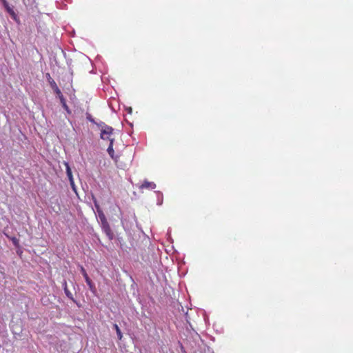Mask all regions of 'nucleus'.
<instances>
[{"mask_svg":"<svg viewBox=\"0 0 353 353\" xmlns=\"http://www.w3.org/2000/svg\"><path fill=\"white\" fill-rule=\"evenodd\" d=\"M99 128H100L101 133L100 137L103 140H110L114 141V138L112 137L114 129L105 123H101L98 124Z\"/></svg>","mask_w":353,"mask_h":353,"instance_id":"1","label":"nucleus"},{"mask_svg":"<svg viewBox=\"0 0 353 353\" xmlns=\"http://www.w3.org/2000/svg\"><path fill=\"white\" fill-rule=\"evenodd\" d=\"M102 230L106 236L108 237L110 240H112L114 239V233L111 230V228L108 223H106L103 225H101Z\"/></svg>","mask_w":353,"mask_h":353,"instance_id":"2","label":"nucleus"},{"mask_svg":"<svg viewBox=\"0 0 353 353\" xmlns=\"http://www.w3.org/2000/svg\"><path fill=\"white\" fill-rule=\"evenodd\" d=\"M113 140H110V145L108 148V153L109 154V155L110 156V157L114 161L115 163L117 165L118 164V160H119V156H115L114 155V149H113Z\"/></svg>","mask_w":353,"mask_h":353,"instance_id":"3","label":"nucleus"},{"mask_svg":"<svg viewBox=\"0 0 353 353\" xmlns=\"http://www.w3.org/2000/svg\"><path fill=\"white\" fill-rule=\"evenodd\" d=\"M47 77H48V81L52 89L57 94V96L61 95L62 93L59 87L57 86L56 82L51 78L50 74H47Z\"/></svg>","mask_w":353,"mask_h":353,"instance_id":"4","label":"nucleus"},{"mask_svg":"<svg viewBox=\"0 0 353 353\" xmlns=\"http://www.w3.org/2000/svg\"><path fill=\"white\" fill-rule=\"evenodd\" d=\"M156 188V184L154 182H150L144 181V182L140 185L139 188L143 189H151L153 190Z\"/></svg>","mask_w":353,"mask_h":353,"instance_id":"5","label":"nucleus"},{"mask_svg":"<svg viewBox=\"0 0 353 353\" xmlns=\"http://www.w3.org/2000/svg\"><path fill=\"white\" fill-rule=\"evenodd\" d=\"M64 165L65 166V169H66V174H67V176L68 177V179L69 181H73L74 179H73V176H72V170H71V168L70 167V165L67 162H65L64 163Z\"/></svg>","mask_w":353,"mask_h":353,"instance_id":"6","label":"nucleus"},{"mask_svg":"<svg viewBox=\"0 0 353 353\" xmlns=\"http://www.w3.org/2000/svg\"><path fill=\"white\" fill-rule=\"evenodd\" d=\"M63 289H64V292H65V295H66L69 299H70L71 300L74 301L72 294V293H71V292L68 290V285H67V282H66L65 281L63 282Z\"/></svg>","mask_w":353,"mask_h":353,"instance_id":"7","label":"nucleus"},{"mask_svg":"<svg viewBox=\"0 0 353 353\" xmlns=\"http://www.w3.org/2000/svg\"><path fill=\"white\" fill-rule=\"evenodd\" d=\"M98 215L101 222V225L108 223L107 219L102 210H98Z\"/></svg>","mask_w":353,"mask_h":353,"instance_id":"8","label":"nucleus"},{"mask_svg":"<svg viewBox=\"0 0 353 353\" xmlns=\"http://www.w3.org/2000/svg\"><path fill=\"white\" fill-rule=\"evenodd\" d=\"M114 328L116 330V332H117V337L119 340H121L122 337H123V334H122V332L119 328V327L118 326V325L117 324H114Z\"/></svg>","mask_w":353,"mask_h":353,"instance_id":"9","label":"nucleus"},{"mask_svg":"<svg viewBox=\"0 0 353 353\" xmlns=\"http://www.w3.org/2000/svg\"><path fill=\"white\" fill-rule=\"evenodd\" d=\"M3 3L4 5V6L6 7V10H8V12L10 14H12L14 15V11L8 6V2L6 1V0H3Z\"/></svg>","mask_w":353,"mask_h":353,"instance_id":"10","label":"nucleus"},{"mask_svg":"<svg viewBox=\"0 0 353 353\" xmlns=\"http://www.w3.org/2000/svg\"><path fill=\"white\" fill-rule=\"evenodd\" d=\"M3 3L4 5V6L6 7V10H8V12L10 14H12L14 15V11L8 6V2L6 1V0H3Z\"/></svg>","mask_w":353,"mask_h":353,"instance_id":"11","label":"nucleus"},{"mask_svg":"<svg viewBox=\"0 0 353 353\" xmlns=\"http://www.w3.org/2000/svg\"><path fill=\"white\" fill-rule=\"evenodd\" d=\"M80 270H81V272L82 275L83 276L84 279H86L87 277H88V275L85 268L82 265L80 266Z\"/></svg>","mask_w":353,"mask_h":353,"instance_id":"12","label":"nucleus"},{"mask_svg":"<svg viewBox=\"0 0 353 353\" xmlns=\"http://www.w3.org/2000/svg\"><path fill=\"white\" fill-rule=\"evenodd\" d=\"M11 240L15 246L19 245V240L16 237L11 238Z\"/></svg>","mask_w":353,"mask_h":353,"instance_id":"13","label":"nucleus"},{"mask_svg":"<svg viewBox=\"0 0 353 353\" xmlns=\"http://www.w3.org/2000/svg\"><path fill=\"white\" fill-rule=\"evenodd\" d=\"M58 97L59 98L60 101L62 105L64 104V103H66L65 99L62 94L61 95L58 96Z\"/></svg>","mask_w":353,"mask_h":353,"instance_id":"14","label":"nucleus"},{"mask_svg":"<svg viewBox=\"0 0 353 353\" xmlns=\"http://www.w3.org/2000/svg\"><path fill=\"white\" fill-rule=\"evenodd\" d=\"M88 286H89L90 290L92 292H94L96 291V288H95V285H94V284L93 283H91L90 285H89Z\"/></svg>","mask_w":353,"mask_h":353,"instance_id":"15","label":"nucleus"},{"mask_svg":"<svg viewBox=\"0 0 353 353\" xmlns=\"http://www.w3.org/2000/svg\"><path fill=\"white\" fill-rule=\"evenodd\" d=\"M70 185H71L72 190L76 192L77 190H76V186H75L74 180L73 181H70Z\"/></svg>","mask_w":353,"mask_h":353,"instance_id":"16","label":"nucleus"},{"mask_svg":"<svg viewBox=\"0 0 353 353\" xmlns=\"http://www.w3.org/2000/svg\"><path fill=\"white\" fill-rule=\"evenodd\" d=\"M94 203L95 208H97V211L98 210H101V208H100L99 205L97 203V201L95 199H94Z\"/></svg>","mask_w":353,"mask_h":353,"instance_id":"17","label":"nucleus"},{"mask_svg":"<svg viewBox=\"0 0 353 353\" xmlns=\"http://www.w3.org/2000/svg\"><path fill=\"white\" fill-rule=\"evenodd\" d=\"M87 119H88V121H90V122H92V123H94V119H93V118H92V115H91V114H87Z\"/></svg>","mask_w":353,"mask_h":353,"instance_id":"18","label":"nucleus"},{"mask_svg":"<svg viewBox=\"0 0 353 353\" xmlns=\"http://www.w3.org/2000/svg\"><path fill=\"white\" fill-rule=\"evenodd\" d=\"M85 282L86 283L88 284V285H90L91 283H92L93 282L92 281V280L90 279V277H87L86 279H85Z\"/></svg>","mask_w":353,"mask_h":353,"instance_id":"19","label":"nucleus"},{"mask_svg":"<svg viewBox=\"0 0 353 353\" xmlns=\"http://www.w3.org/2000/svg\"><path fill=\"white\" fill-rule=\"evenodd\" d=\"M62 106L63 107V108L68 112H70V110H69V108L68 106L67 105L66 103H64V104L62 105Z\"/></svg>","mask_w":353,"mask_h":353,"instance_id":"20","label":"nucleus"}]
</instances>
